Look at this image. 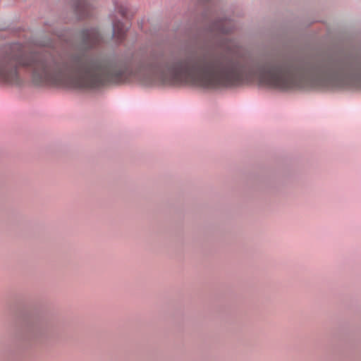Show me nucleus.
Segmentation results:
<instances>
[{"instance_id": "f03ea898", "label": "nucleus", "mask_w": 361, "mask_h": 361, "mask_svg": "<svg viewBox=\"0 0 361 361\" xmlns=\"http://www.w3.org/2000/svg\"><path fill=\"white\" fill-rule=\"evenodd\" d=\"M81 37L82 44L87 47H92L98 44L102 39L98 30L95 28L82 31Z\"/></svg>"}, {"instance_id": "7ed1b4c3", "label": "nucleus", "mask_w": 361, "mask_h": 361, "mask_svg": "<svg viewBox=\"0 0 361 361\" xmlns=\"http://www.w3.org/2000/svg\"><path fill=\"white\" fill-rule=\"evenodd\" d=\"M126 30L127 27L120 22L116 23L113 25V35L119 41H121L124 38Z\"/></svg>"}, {"instance_id": "20e7f679", "label": "nucleus", "mask_w": 361, "mask_h": 361, "mask_svg": "<svg viewBox=\"0 0 361 361\" xmlns=\"http://www.w3.org/2000/svg\"><path fill=\"white\" fill-rule=\"evenodd\" d=\"M76 11L81 18H85L88 16L90 6L85 2L81 1L78 5Z\"/></svg>"}, {"instance_id": "f257e3e1", "label": "nucleus", "mask_w": 361, "mask_h": 361, "mask_svg": "<svg viewBox=\"0 0 361 361\" xmlns=\"http://www.w3.org/2000/svg\"><path fill=\"white\" fill-rule=\"evenodd\" d=\"M140 68L155 75L147 85H189L218 89L257 81L260 85L281 90L349 87V74L343 68L305 70L284 66L252 67L239 60L202 54L185 53L162 66L153 59L142 61Z\"/></svg>"}]
</instances>
